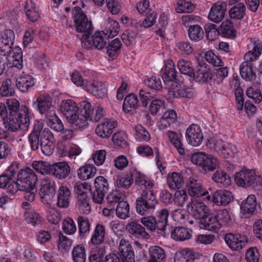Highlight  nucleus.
<instances>
[{"mask_svg":"<svg viewBox=\"0 0 262 262\" xmlns=\"http://www.w3.org/2000/svg\"><path fill=\"white\" fill-rule=\"evenodd\" d=\"M104 116L103 109L98 106L96 108H92L91 104L86 101L80 103L78 107L75 129H82L88 126V121L97 122Z\"/></svg>","mask_w":262,"mask_h":262,"instance_id":"obj_1","label":"nucleus"},{"mask_svg":"<svg viewBox=\"0 0 262 262\" xmlns=\"http://www.w3.org/2000/svg\"><path fill=\"white\" fill-rule=\"evenodd\" d=\"M71 168L68 163L59 162L51 165L50 173L55 178L63 180L70 174Z\"/></svg>","mask_w":262,"mask_h":262,"instance_id":"obj_25","label":"nucleus"},{"mask_svg":"<svg viewBox=\"0 0 262 262\" xmlns=\"http://www.w3.org/2000/svg\"><path fill=\"white\" fill-rule=\"evenodd\" d=\"M48 125L56 132L63 130L64 126L61 120L56 115L55 112L45 117Z\"/></svg>","mask_w":262,"mask_h":262,"instance_id":"obj_53","label":"nucleus"},{"mask_svg":"<svg viewBox=\"0 0 262 262\" xmlns=\"http://www.w3.org/2000/svg\"><path fill=\"white\" fill-rule=\"evenodd\" d=\"M118 254L122 262H135V254L132 246L129 243L123 238L121 239L119 248Z\"/></svg>","mask_w":262,"mask_h":262,"instance_id":"obj_22","label":"nucleus"},{"mask_svg":"<svg viewBox=\"0 0 262 262\" xmlns=\"http://www.w3.org/2000/svg\"><path fill=\"white\" fill-rule=\"evenodd\" d=\"M15 40V34L11 29H6L0 34V54L8 55L12 50Z\"/></svg>","mask_w":262,"mask_h":262,"instance_id":"obj_16","label":"nucleus"},{"mask_svg":"<svg viewBox=\"0 0 262 262\" xmlns=\"http://www.w3.org/2000/svg\"><path fill=\"white\" fill-rule=\"evenodd\" d=\"M147 262H164L166 259L165 251L159 246H151L148 249Z\"/></svg>","mask_w":262,"mask_h":262,"instance_id":"obj_36","label":"nucleus"},{"mask_svg":"<svg viewBox=\"0 0 262 262\" xmlns=\"http://www.w3.org/2000/svg\"><path fill=\"white\" fill-rule=\"evenodd\" d=\"M105 234V227L101 224H97L91 235V243L94 245L102 244L104 241Z\"/></svg>","mask_w":262,"mask_h":262,"instance_id":"obj_42","label":"nucleus"},{"mask_svg":"<svg viewBox=\"0 0 262 262\" xmlns=\"http://www.w3.org/2000/svg\"><path fill=\"white\" fill-rule=\"evenodd\" d=\"M227 7L226 2L223 1L217 2L212 6L208 15V18L214 23H219L221 22L225 17Z\"/></svg>","mask_w":262,"mask_h":262,"instance_id":"obj_23","label":"nucleus"},{"mask_svg":"<svg viewBox=\"0 0 262 262\" xmlns=\"http://www.w3.org/2000/svg\"><path fill=\"white\" fill-rule=\"evenodd\" d=\"M185 137L188 143L193 146H199L203 140V135L200 127L194 124L188 127L185 133Z\"/></svg>","mask_w":262,"mask_h":262,"instance_id":"obj_18","label":"nucleus"},{"mask_svg":"<svg viewBox=\"0 0 262 262\" xmlns=\"http://www.w3.org/2000/svg\"><path fill=\"white\" fill-rule=\"evenodd\" d=\"M136 174L134 167H130L124 173L118 176L116 185L118 188L128 189L133 184V177Z\"/></svg>","mask_w":262,"mask_h":262,"instance_id":"obj_28","label":"nucleus"},{"mask_svg":"<svg viewBox=\"0 0 262 262\" xmlns=\"http://www.w3.org/2000/svg\"><path fill=\"white\" fill-rule=\"evenodd\" d=\"M167 182L169 188L172 190L180 189L184 184V179L182 175L178 172H172L168 174Z\"/></svg>","mask_w":262,"mask_h":262,"instance_id":"obj_50","label":"nucleus"},{"mask_svg":"<svg viewBox=\"0 0 262 262\" xmlns=\"http://www.w3.org/2000/svg\"><path fill=\"white\" fill-rule=\"evenodd\" d=\"M72 257L74 262H85L86 254L84 246L78 245L75 247L72 251Z\"/></svg>","mask_w":262,"mask_h":262,"instance_id":"obj_60","label":"nucleus"},{"mask_svg":"<svg viewBox=\"0 0 262 262\" xmlns=\"http://www.w3.org/2000/svg\"><path fill=\"white\" fill-rule=\"evenodd\" d=\"M97 171L96 168L92 164H85L77 170L78 178L83 181L92 179Z\"/></svg>","mask_w":262,"mask_h":262,"instance_id":"obj_41","label":"nucleus"},{"mask_svg":"<svg viewBox=\"0 0 262 262\" xmlns=\"http://www.w3.org/2000/svg\"><path fill=\"white\" fill-rule=\"evenodd\" d=\"M144 83L146 86L156 92H160L162 91L163 87L159 77L152 76L147 77L145 79Z\"/></svg>","mask_w":262,"mask_h":262,"instance_id":"obj_59","label":"nucleus"},{"mask_svg":"<svg viewBox=\"0 0 262 262\" xmlns=\"http://www.w3.org/2000/svg\"><path fill=\"white\" fill-rule=\"evenodd\" d=\"M35 79L31 75L23 72L16 79L15 83L17 88L23 93H26L35 84Z\"/></svg>","mask_w":262,"mask_h":262,"instance_id":"obj_27","label":"nucleus"},{"mask_svg":"<svg viewBox=\"0 0 262 262\" xmlns=\"http://www.w3.org/2000/svg\"><path fill=\"white\" fill-rule=\"evenodd\" d=\"M78 107L76 103L71 99L62 100L60 104L61 113L74 129L76 125L78 124V123H76Z\"/></svg>","mask_w":262,"mask_h":262,"instance_id":"obj_10","label":"nucleus"},{"mask_svg":"<svg viewBox=\"0 0 262 262\" xmlns=\"http://www.w3.org/2000/svg\"><path fill=\"white\" fill-rule=\"evenodd\" d=\"M242 63L239 68V72L241 77L246 81H251L256 78V74L253 70L254 60H247Z\"/></svg>","mask_w":262,"mask_h":262,"instance_id":"obj_30","label":"nucleus"},{"mask_svg":"<svg viewBox=\"0 0 262 262\" xmlns=\"http://www.w3.org/2000/svg\"><path fill=\"white\" fill-rule=\"evenodd\" d=\"M188 207V209L192 216L200 221L209 213L207 206L201 202H192L190 207L189 206Z\"/></svg>","mask_w":262,"mask_h":262,"instance_id":"obj_34","label":"nucleus"},{"mask_svg":"<svg viewBox=\"0 0 262 262\" xmlns=\"http://www.w3.org/2000/svg\"><path fill=\"white\" fill-rule=\"evenodd\" d=\"M120 30V25L116 20L114 19L108 18L105 26L104 35L110 37H114L116 36Z\"/></svg>","mask_w":262,"mask_h":262,"instance_id":"obj_55","label":"nucleus"},{"mask_svg":"<svg viewBox=\"0 0 262 262\" xmlns=\"http://www.w3.org/2000/svg\"><path fill=\"white\" fill-rule=\"evenodd\" d=\"M212 78V74L211 71L199 64L196 72H194V76L191 79L198 82L208 83L211 81Z\"/></svg>","mask_w":262,"mask_h":262,"instance_id":"obj_37","label":"nucleus"},{"mask_svg":"<svg viewBox=\"0 0 262 262\" xmlns=\"http://www.w3.org/2000/svg\"><path fill=\"white\" fill-rule=\"evenodd\" d=\"M225 241L228 247L232 250L239 251L248 243L246 235L241 234L227 233L224 237Z\"/></svg>","mask_w":262,"mask_h":262,"instance_id":"obj_17","label":"nucleus"},{"mask_svg":"<svg viewBox=\"0 0 262 262\" xmlns=\"http://www.w3.org/2000/svg\"><path fill=\"white\" fill-rule=\"evenodd\" d=\"M204 32L199 25H191L188 29V36L191 40L199 41L203 39Z\"/></svg>","mask_w":262,"mask_h":262,"instance_id":"obj_57","label":"nucleus"},{"mask_svg":"<svg viewBox=\"0 0 262 262\" xmlns=\"http://www.w3.org/2000/svg\"><path fill=\"white\" fill-rule=\"evenodd\" d=\"M259 179L254 170L247 168H243L234 175L235 183L244 188L254 186L258 182Z\"/></svg>","mask_w":262,"mask_h":262,"instance_id":"obj_8","label":"nucleus"},{"mask_svg":"<svg viewBox=\"0 0 262 262\" xmlns=\"http://www.w3.org/2000/svg\"><path fill=\"white\" fill-rule=\"evenodd\" d=\"M257 206V200L255 195H249L240 204L241 213L245 217L249 218L255 212Z\"/></svg>","mask_w":262,"mask_h":262,"instance_id":"obj_20","label":"nucleus"},{"mask_svg":"<svg viewBox=\"0 0 262 262\" xmlns=\"http://www.w3.org/2000/svg\"><path fill=\"white\" fill-rule=\"evenodd\" d=\"M205 58L207 62L214 67H218L214 72L213 81L217 85L222 83L224 79L228 75V68L224 67V62L212 51H207L205 53Z\"/></svg>","mask_w":262,"mask_h":262,"instance_id":"obj_6","label":"nucleus"},{"mask_svg":"<svg viewBox=\"0 0 262 262\" xmlns=\"http://www.w3.org/2000/svg\"><path fill=\"white\" fill-rule=\"evenodd\" d=\"M117 124V121L114 119H105L103 122L97 125L95 133L102 138H108L111 136Z\"/></svg>","mask_w":262,"mask_h":262,"instance_id":"obj_19","label":"nucleus"},{"mask_svg":"<svg viewBox=\"0 0 262 262\" xmlns=\"http://www.w3.org/2000/svg\"><path fill=\"white\" fill-rule=\"evenodd\" d=\"M55 142V139L50 129L45 128L41 137L39 138V146H40L42 152L46 156L51 155L54 150Z\"/></svg>","mask_w":262,"mask_h":262,"instance_id":"obj_15","label":"nucleus"},{"mask_svg":"<svg viewBox=\"0 0 262 262\" xmlns=\"http://www.w3.org/2000/svg\"><path fill=\"white\" fill-rule=\"evenodd\" d=\"M200 223L202 228L209 231L216 232L221 228L216 214H210L208 213Z\"/></svg>","mask_w":262,"mask_h":262,"instance_id":"obj_35","label":"nucleus"},{"mask_svg":"<svg viewBox=\"0 0 262 262\" xmlns=\"http://www.w3.org/2000/svg\"><path fill=\"white\" fill-rule=\"evenodd\" d=\"M232 199L231 192L226 190H217L213 193L212 201L218 206H226Z\"/></svg>","mask_w":262,"mask_h":262,"instance_id":"obj_33","label":"nucleus"},{"mask_svg":"<svg viewBox=\"0 0 262 262\" xmlns=\"http://www.w3.org/2000/svg\"><path fill=\"white\" fill-rule=\"evenodd\" d=\"M56 192V183L49 177L44 178L41 183L40 193L42 199L51 201Z\"/></svg>","mask_w":262,"mask_h":262,"instance_id":"obj_21","label":"nucleus"},{"mask_svg":"<svg viewBox=\"0 0 262 262\" xmlns=\"http://www.w3.org/2000/svg\"><path fill=\"white\" fill-rule=\"evenodd\" d=\"M106 251L103 248L95 247L92 249L89 255L90 262H104Z\"/></svg>","mask_w":262,"mask_h":262,"instance_id":"obj_58","label":"nucleus"},{"mask_svg":"<svg viewBox=\"0 0 262 262\" xmlns=\"http://www.w3.org/2000/svg\"><path fill=\"white\" fill-rule=\"evenodd\" d=\"M192 230L183 227H176L171 232V237L176 240L184 241L189 239L192 235Z\"/></svg>","mask_w":262,"mask_h":262,"instance_id":"obj_45","label":"nucleus"},{"mask_svg":"<svg viewBox=\"0 0 262 262\" xmlns=\"http://www.w3.org/2000/svg\"><path fill=\"white\" fill-rule=\"evenodd\" d=\"M162 78L166 88L170 90L173 87H178L179 80L177 77V72L173 63H169L161 70Z\"/></svg>","mask_w":262,"mask_h":262,"instance_id":"obj_14","label":"nucleus"},{"mask_svg":"<svg viewBox=\"0 0 262 262\" xmlns=\"http://www.w3.org/2000/svg\"><path fill=\"white\" fill-rule=\"evenodd\" d=\"M246 7L242 3L235 4L229 10V14L231 18L241 20L246 14Z\"/></svg>","mask_w":262,"mask_h":262,"instance_id":"obj_52","label":"nucleus"},{"mask_svg":"<svg viewBox=\"0 0 262 262\" xmlns=\"http://www.w3.org/2000/svg\"><path fill=\"white\" fill-rule=\"evenodd\" d=\"M85 91L99 98L105 97L107 93L105 85L101 82L96 80H90L87 86H85Z\"/></svg>","mask_w":262,"mask_h":262,"instance_id":"obj_29","label":"nucleus"},{"mask_svg":"<svg viewBox=\"0 0 262 262\" xmlns=\"http://www.w3.org/2000/svg\"><path fill=\"white\" fill-rule=\"evenodd\" d=\"M158 204L156 194L153 190H143L136 201V211L140 215H146L153 211Z\"/></svg>","mask_w":262,"mask_h":262,"instance_id":"obj_4","label":"nucleus"},{"mask_svg":"<svg viewBox=\"0 0 262 262\" xmlns=\"http://www.w3.org/2000/svg\"><path fill=\"white\" fill-rule=\"evenodd\" d=\"M246 94L256 103H259L262 101L261 89L257 88L255 86L249 87L246 91Z\"/></svg>","mask_w":262,"mask_h":262,"instance_id":"obj_64","label":"nucleus"},{"mask_svg":"<svg viewBox=\"0 0 262 262\" xmlns=\"http://www.w3.org/2000/svg\"><path fill=\"white\" fill-rule=\"evenodd\" d=\"M195 8V5L192 0H179L176 10L179 13H190Z\"/></svg>","mask_w":262,"mask_h":262,"instance_id":"obj_54","label":"nucleus"},{"mask_svg":"<svg viewBox=\"0 0 262 262\" xmlns=\"http://www.w3.org/2000/svg\"><path fill=\"white\" fill-rule=\"evenodd\" d=\"M71 198V192L70 188L66 185L60 186L57 191V206L61 208H68Z\"/></svg>","mask_w":262,"mask_h":262,"instance_id":"obj_31","label":"nucleus"},{"mask_svg":"<svg viewBox=\"0 0 262 262\" xmlns=\"http://www.w3.org/2000/svg\"><path fill=\"white\" fill-rule=\"evenodd\" d=\"M191 162L202 168L205 172L215 170L218 164L216 159L203 152H198L192 155Z\"/></svg>","mask_w":262,"mask_h":262,"instance_id":"obj_7","label":"nucleus"},{"mask_svg":"<svg viewBox=\"0 0 262 262\" xmlns=\"http://www.w3.org/2000/svg\"><path fill=\"white\" fill-rule=\"evenodd\" d=\"M90 36L82 37L81 46L83 48L86 50H101L105 47L106 36L103 32H97L90 38Z\"/></svg>","mask_w":262,"mask_h":262,"instance_id":"obj_11","label":"nucleus"},{"mask_svg":"<svg viewBox=\"0 0 262 262\" xmlns=\"http://www.w3.org/2000/svg\"><path fill=\"white\" fill-rule=\"evenodd\" d=\"M161 233L165 234V231L168 223L169 212L167 209H162L156 212L154 216Z\"/></svg>","mask_w":262,"mask_h":262,"instance_id":"obj_40","label":"nucleus"},{"mask_svg":"<svg viewBox=\"0 0 262 262\" xmlns=\"http://www.w3.org/2000/svg\"><path fill=\"white\" fill-rule=\"evenodd\" d=\"M212 180L221 185V187H227L231 184L230 176L223 170H217L212 177Z\"/></svg>","mask_w":262,"mask_h":262,"instance_id":"obj_49","label":"nucleus"},{"mask_svg":"<svg viewBox=\"0 0 262 262\" xmlns=\"http://www.w3.org/2000/svg\"><path fill=\"white\" fill-rule=\"evenodd\" d=\"M128 232L136 237L148 239L150 238V234L146 232L144 227L136 222H131L126 226Z\"/></svg>","mask_w":262,"mask_h":262,"instance_id":"obj_32","label":"nucleus"},{"mask_svg":"<svg viewBox=\"0 0 262 262\" xmlns=\"http://www.w3.org/2000/svg\"><path fill=\"white\" fill-rule=\"evenodd\" d=\"M73 15V26L78 33H82V36H86L92 34L93 26L91 20H89L86 14L81 8L75 7L72 10Z\"/></svg>","mask_w":262,"mask_h":262,"instance_id":"obj_5","label":"nucleus"},{"mask_svg":"<svg viewBox=\"0 0 262 262\" xmlns=\"http://www.w3.org/2000/svg\"><path fill=\"white\" fill-rule=\"evenodd\" d=\"M178 68L180 72L188 76L190 78L194 76V69L190 61L184 59H180L177 63Z\"/></svg>","mask_w":262,"mask_h":262,"instance_id":"obj_56","label":"nucleus"},{"mask_svg":"<svg viewBox=\"0 0 262 262\" xmlns=\"http://www.w3.org/2000/svg\"><path fill=\"white\" fill-rule=\"evenodd\" d=\"M187 188L190 196L200 198L206 195L208 192L203 187L200 181L190 178L187 183Z\"/></svg>","mask_w":262,"mask_h":262,"instance_id":"obj_26","label":"nucleus"},{"mask_svg":"<svg viewBox=\"0 0 262 262\" xmlns=\"http://www.w3.org/2000/svg\"><path fill=\"white\" fill-rule=\"evenodd\" d=\"M117 216L121 219L129 217V205L127 201H122L117 205L116 208Z\"/></svg>","mask_w":262,"mask_h":262,"instance_id":"obj_63","label":"nucleus"},{"mask_svg":"<svg viewBox=\"0 0 262 262\" xmlns=\"http://www.w3.org/2000/svg\"><path fill=\"white\" fill-rule=\"evenodd\" d=\"M77 224L79 236L85 238L90 232L91 224L88 218L84 216L77 217Z\"/></svg>","mask_w":262,"mask_h":262,"instance_id":"obj_46","label":"nucleus"},{"mask_svg":"<svg viewBox=\"0 0 262 262\" xmlns=\"http://www.w3.org/2000/svg\"><path fill=\"white\" fill-rule=\"evenodd\" d=\"M19 168L18 163L15 178L16 185L15 187L10 185L9 187L12 195H14L18 191L33 190L38 181L37 176L32 169L26 167L19 170Z\"/></svg>","mask_w":262,"mask_h":262,"instance_id":"obj_2","label":"nucleus"},{"mask_svg":"<svg viewBox=\"0 0 262 262\" xmlns=\"http://www.w3.org/2000/svg\"><path fill=\"white\" fill-rule=\"evenodd\" d=\"M122 43L119 38L111 41L107 46L106 53L113 59H116L120 53Z\"/></svg>","mask_w":262,"mask_h":262,"instance_id":"obj_51","label":"nucleus"},{"mask_svg":"<svg viewBox=\"0 0 262 262\" xmlns=\"http://www.w3.org/2000/svg\"><path fill=\"white\" fill-rule=\"evenodd\" d=\"M220 227L229 225L232 222V216L227 209L219 210L216 214Z\"/></svg>","mask_w":262,"mask_h":262,"instance_id":"obj_62","label":"nucleus"},{"mask_svg":"<svg viewBox=\"0 0 262 262\" xmlns=\"http://www.w3.org/2000/svg\"><path fill=\"white\" fill-rule=\"evenodd\" d=\"M51 165L49 163L43 161H34L32 167L38 173L42 174H50Z\"/></svg>","mask_w":262,"mask_h":262,"instance_id":"obj_61","label":"nucleus"},{"mask_svg":"<svg viewBox=\"0 0 262 262\" xmlns=\"http://www.w3.org/2000/svg\"><path fill=\"white\" fill-rule=\"evenodd\" d=\"M218 33L222 36L233 39L235 37L236 31L231 21L226 20L222 23L218 28Z\"/></svg>","mask_w":262,"mask_h":262,"instance_id":"obj_39","label":"nucleus"},{"mask_svg":"<svg viewBox=\"0 0 262 262\" xmlns=\"http://www.w3.org/2000/svg\"><path fill=\"white\" fill-rule=\"evenodd\" d=\"M94 188L93 200L96 203L102 204L105 194L110 189L107 180L102 176L96 177L94 181Z\"/></svg>","mask_w":262,"mask_h":262,"instance_id":"obj_13","label":"nucleus"},{"mask_svg":"<svg viewBox=\"0 0 262 262\" xmlns=\"http://www.w3.org/2000/svg\"><path fill=\"white\" fill-rule=\"evenodd\" d=\"M251 41L253 46V49L246 53L244 58L247 60H256L261 54L262 41L257 38H254Z\"/></svg>","mask_w":262,"mask_h":262,"instance_id":"obj_38","label":"nucleus"},{"mask_svg":"<svg viewBox=\"0 0 262 262\" xmlns=\"http://www.w3.org/2000/svg\"><path fill=\"white\" fill-rule=\"evenodd\" d=\"M76 206L81 214H88L91 210L90 200L88 194L78 195L76 196Z\"/></svg>","mask_w":262,"mask_h":262,"instance_id":"obj_44","label":"nucleus"},{"mask_svg":"<svg viewBox=\"0 0 262 262\" xmlns=\"http://www.w3.org/2000/svg\"><path fill=\"white\" fill-rule=\"evenodd\" d=\"M177 121V114L176 111L173 109H168L164 112L160 119V126L163 128H167Z\"/></svg>","mask_w":262,"mask_h":262,"instance_id":"obj_47","label":"nucleus"},{"mask_svg":"<svg viewBox=\"0 0 262 262\" xmlns=\"http://www.w3.org/2000/svg\"><path fill=\"white\" fill-rule=\"evenodd\" d=\"M32 114L29 108L25 105H21V110L18 116L7 117L3 120L5 127L8 130L15 132L18 128L23 130H28L30 123V117Z\"/></svg>","mask_w":262,"mask_h":262,"instance_id":"obj_3","label":"nucleus"},{"mask_svg":"<svg viewBox=\"0 0 262 262\" xmlns=\"http://www.w3.org/2000/svg\"><path fill=\"white\" fill-rule=\"evenodd\" d=\"M177 87H173L168 91L169 95L176 98H191L193 96L194 92L192 88L186 86L177 89Z\"/></svg>","mask_w":262,"mask_h":262,"instance_id":"obj_43","label":"nucleus"},{"mask_svg":"<svg viewBox=\"0 0 262 262\" xmlns=\"http://www.w3.org/2000/svg\"><path fill=\"white\" fill-rule=\"evenodd\" d=\"M140 106L138 97L134 94L130 93L124 98L123 109L125 112H129L137 109Z\"/></svg>","mask_w":262,"mask_h":262,"instance_id":"obj_48","label":"nucleus"},{"mask_svg":"<svg viewBox=\"0 0 262 262\" xmlns=\"http://www.w3.org/2000/svg\"><path fill=\"white\" fill-rule=\"evenodd\" d=\"M32 106L45 118L55 112L52 106V98L49 94L39 95L36 100L32 102Z\"/></svg>","mask_w":262,"mask_h":262,"instance_id":"obj_9","label":"nucleus"},{"mask_svg":"<svg viewBox=\"0 0 262 262\" xmlns=\"http://www.w3.org/2000/svg\"><path fill=\"white\" fill-rule=\"evenodd\" d=\"M18 163L12 162L0 175V188H6L7 192L11 194L9 190L10 185H16L15 178L18 169Z\"/></svg>","mask_w":262,"mask_h":262,"instance_id":"obj_12","label":"nucleus"},{"mask_svg":"<svg viewBox=\"0 0 262 262\" xmlns=\"http://www.w3.org/2000/svg\"><path fill=\"white\" fill-rule=\"evenodd\" d=\"M43 124L36 121L34 124L33 129L29 135L28 140L32 150H36L39 148V138L43 132Z\"/></svg>","mask_w":262,"mask_h":262,"instance_id":"obj_24","label":"nucleus"}]
</instances>
